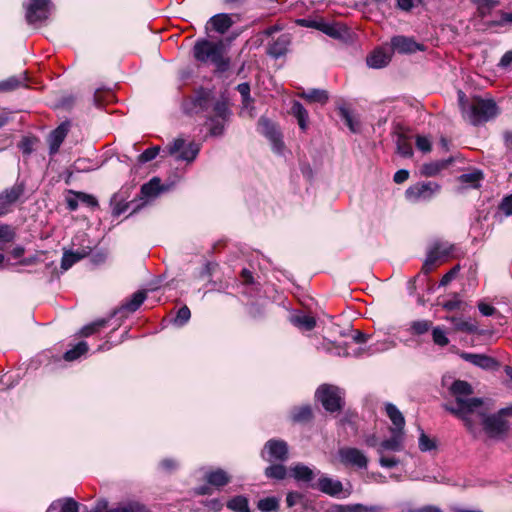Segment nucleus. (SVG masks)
Listing matches in <instances>:
<instances>
[{"label": "nucleus", "instance_id": "obj_55", "mask_svg": "<svg viewBox=\"0 0 512 512\" xmlns=\"http://www.w3.org/2000/svg\"><path fill=\"white\" fill-rule=\"evenodd\" d=\"M498 210L502 212L505 216L512 215V194L503 197L498 206Z\"/></svg>", "mask_w": 512, "mask_h": 512}, {"label": "nucleus", "instance_id": "obj_42", "mask_svg": "<svg viewBox=\"0 0 512 512\" xmlns=\"http://www.w3.org/2000/svg\"><path fill=\"white\" fill-rule=\"evenodd\" d=\"M287 474V470L283 465L276 464L271 465L265 469V475L268 478H274V479H284Z\"/></svg>", "mask_w": 512, "mask_h": 512}, {"label": "nucleus", "instance_id": "obj_1", "mask_svg": "<svg viewBox=\"0 0 512 512\" xmlns=\"http://www.w3.org/2000/svg\"><path fill=\"white\" fill-rule=\"evenodd\" d=\"M449 391L455 401L448 403L446 409L463 420L469 431H473L475 424L472 421V416L483 401L480 398L469 397L473 391L471 385L466 381H454Z\"/></svg>", "mask_w": 512, "mask_h": 512}, {"label": "nucleus", "instance_id": "obj_52", "mask_svg": "<svg viewBox=\"0 0 512 512\" xmlns=\"http://www.w3.org/2000/svg\"><path fill=\"white\" fill-rule=\"evenodd\" d=\"M74 195L82 204H85L91 208H95L98 206L97 199L90 194H86L84 192H74Z\"/></svg>", "mask_w": 512, "mask_h": 512}, {"label": "nucleus", "instance_id": "obj_2", "mask_svg": "<svg viewBox=\"0 0 512 512\" xmlns=\"http://www.w3.org/2000/svg\"><path fill=\"white\" fill-rule=\"evenodd\" d=\"M458 97L464 117L473 125L487 122L498 114V107L492 99L474 98L468 103L462 91H459Z\"/></svg>", "mask_w": 512, "mask_h": 512}, {"label": "nucleus", "instance_id": "obj_62", "mask_svg": "<svg viewBox=\"0 0 512 512\" xmlns=\"http://www.w3.org/2000/svg\"><path fill=\"white\" fill-rule=\"evenodd\" d=\"M19 148L23 154L29 155L33 150V141L28 137H24L19 143Z\"/></svg>", "mask_w": 512, "mask_h": 512}, {"label": "nucleus", "instance_id": "obj_44", "mask_svg": "<svg viewBox=\"0 0 512 512\" xmlns=\"http://www.w3.org/2000/svg\"><path fill=\"white\" fill-rule=\"evenodd\" d=\"M431 326L432 322L429 320H417L411 323L410 330L415 335H422L428 332Z\"/></svg>", "mask_w": 512, "mask_h": 512}, {"label": "nucleus", "instance_id": "obj_53", "mask_svg": "<svg viewBox=\"0 0 512 512\" xmlns=\"http://www.w3.org/2000/svg\"><path fill=\"white\" fill-rule=\"evenodd\" d=\"M480 172L467 173L460 176V181L464 184H468L471 187H476L479 180L481 179Z\"/></svg>", "mask_w": 512, "mask_h": 512}, {"label": "nucleus", "instance_id": "obj_60", "mask_svg": "<svg viewBox=\"0 0 512 512\" xmlns=\"http://www.w3.org/2000/svg\"><path fill=\"white\" fill-rule=\"evenodd\" d=\"M14 238V232L8 225H0V240L10 242Z\"/></svg>", "mask_w": 512, "mask_h": 512}, {"label": "nucleus", "instance_id": "obj_24", "mask_svg": "<svg viewBox=\"0 0 512 512\" xmlns=\"http://www.w3.org/2000/svg\"><path fill=\"white\" fill-rule=\"evenodd\" d=\"M208 24H210L212 29L216 32L224 34L234 24V21L229 14L221 13L211 17Z\"/></svg>", "mask_w": 512, "mask_h": 512}, {"label": "nucleus", "instance_id": "obj_36", "mask_svg": "<svg viewBox=\"0 0 512 512\" xmlns=\"http://www.w3.org/2000/svg\"><path fill=\"white\" fill-rule=\"evenodd\" d=\"M301 98H304L311 102L326 103L328 100V94L325 90L311 89L309 91H303L299 94Z\"/></svg>", "mask_w": 512, "mask_h": 512}, {"label": "nucleus", "instance_id": "obj_57", "mask_svg": "<svg viewBox=\"0 0 512 512\" xmlns=\"http://www.w3.org/2000/svg\"><path fill=\"white\" fill-rule=\"evenodd\" d=\"M379 463L382 467L393 468L398 465L399 459L394 456H387L385 454H379Z\"/></svg>", "mask_w": 512, "mask_h": 512}, {"label": "nucleus", "instance_id": "obj_64", "mask_svg": "<svg viewBox=\"0 0 512 512\" xmlns=\"http://www.w3.org/2000/svg\"><path fill=\"white\" fill-rule=\"evenodd\" d=\"M205 507L209 511L219 512L223 507V503L219 499H210L205 502Z\"/></svg>", "mask_w": 512, "mask_h": 512}, {"label": "nucleus", "instance_id": "obj_48", "mask_svg": "<svg viewBox=\"0 0 512 512\" xmlns=\"http://www.w3.org/2000/svg\"><path fill=\"white\" fill-rule=\"evenodd\" d=\"M210 100V93L206 91H200L197 93L194 98V107L200 110H205L208 106V102Z\"/></svg>", "mask_w": 512, "mask_h": 512}, {"label": "nucleus", "instance_id": "obj_37", "mask_svg": "<svg viewBox=\"0 0 512 512\" xmlns=\"http://www.w3.org/2000/svg\"><path fill=\"white\" fill-rule=\"evenodd\" d=\"M227 507L234 512H251L248 499L244 496H235L227 502Z\"/></svg>", "mask_w": 512, "mask_h": 512}, {"label": "nucleus", "instance_id": "obj_21", "mask_svg": "<svg viewBox=\"0 0 512 512\" xmlns=\"http://www.w3.org/2000/svg\"><path fill=\"white\" fill-rule=\"evenodd\" d=\"M290 43V34H281L276 40L273 41V43L270 44L268 53L275 58H279L287 53Z\"/></svg>", "mask_w": 512, "mask_h": 512}, {"label": "nucleus", "instance_id": "obj_59", "mask_svg": "<svg viewBox=\"0 0 512 512\" xmlns=\"http://www.w3.org/2000/svg\"><path fill=\"white\" fill-rule=\"evenodd\" d=\"M113 95L110 92L97 90L94 94V102L97 106L103 105L104 101H109Z\"/></svg>", "mask_w": 512, "mask_h": 512}, {"label": "nucleus", "instance_id": "obj_46", "mask_svg": "<svg viewBox=\"0 0 512 512\" xmlns=\"http://www.w3.org/2000/svg\"><path fill=\"white\" fill-rule=\"evenodd\" d=\"M432 339L436 345L441 346V347H444V346L448 345V343H449V339L446 335L445 330L439 326L433 328Z\"/></svg>", "mask_w": 512, "mask_h": 512}, {"label": "nucleus", "instance_id": "obj_17", "mask_svg": "<svg viewBox=\"0 0 512 512\" xmlns=\"http://www.w3.org/2000/svg\"><path fill=\"white\" fill-rule=\"evenodd\" d=\"M392 436L382 441L377 449L378 454H385L386 451L399 452L403 449V433L391 431Z\"/></svg>", "mask_w": 512, "mask_h": 512}, {"label": "nucleus", "instance_id": "obj_40", "mask_svg": "<svg viewBox=\"0 0 512 512\" xmlns=\"http://www.w3.org/2000/svg\"><path fill=\"white\" fill-rule=\"evenodd\" d=\"M88 344L84 341L79 342L72 349L68 350L64 354V359L66 361H74L78 359L81 355L87 353Z\"/></svg>", "mask_w": 512, "mask_h": 512}, {"label": "nucleus", "instance_id": "obj_3", "mask_svg": "<svg viewBox=\"0 0 512 512\" xmlns=\"http://www.w3.org/2000/svg\"><path fill=\"white\" fill-rule=\"evenodd\" d=\"M472 421L475 426L474 430L470 431L471 433H475L478 424L483 426L485 433L491 438H499L508 430V423L504 420V415L501 411L493 415H487V408L483 402L474 412Z\"/></svg>", "mask_w": 512, "mask_h": 512}, {"label": "nucleus", "instance_id": "obj_8", "mask_svg": "<svg viewBox=\"0 0 512 512\" xmlns=\"http://www.w3.org/2000/svg\"><path fill=\"white\" fill-rule=\"evenodd\" d=\"M200 151V145L195 142L186 143L184 139L178 138L167 146V152L175 156L177 160L192 162Z\"/></svg>", "mask_w": 512, "mask_h": 512}, {"label": "nucleus", "instance_id": "obj_54", "mask_svg": "<svg viewBox=\"0 0 512 512\" xmlns=\"http://www.w3.org/2000/svg\"><path fill=\"white\" fill-rule=\"evenodd\" d=\"M22 81L17 77H11L0 82V91H11L20 87Z\"/></svg>", "mask_w": 512, "mask_h": 512}, {"label": "nucleus", "instance_id": "obj_45", "mask_svg": "<svg viewBox=\"0 0 512 512\" xmlns=\"http://www.w3.org/2000/svg\"><path fill=\"white\" fill-rule=\"evenodd\" d=\"M160 151H161L160 146L150 147L138 156L137 161L140 164L150 162V161L154 160L159 155Z\"/></svg>", "mask_w": 512, "mask_h": 512}, {"label": "nucleus", "instance_id": "obj_26", "mask_svg": "<svg viewBox=\"0 0 512 512\" xmlns=\"http://www.w3.org/2000/svg\"><path fill=\"white\" fill-rule=\"evenodd\" d=\"M290 321L301 331H310L316 326L315 318L303 312L292 315Z\"/></svg>", "mask_w": 512, "mask_h": 512}, {"label": "nucleus", "instance_id": "obj_12", "mask_svg": "<svg viewBox=\"0 0 512 512\" xmlns=\"http://www.w3.org/2000/svg\"><path fill=\"white\" fill-rule=\"evenodd\" d=\"M261 456L264 460L269 462L285 461L288 456V446L283 440H269L265 444Z\"/></svg>", "mask_w": 512, "mask_h": 512}, {"label": "nucleus", "instance_id": "obj_28", "mask_svg": "<svg viewBox=\"0 0 512 512\" xmlns=\"http://www.w3.org/2000/svg\"><path fill=\"white\" fill-rule=\"evenodd\" d=\"M446 320L450 321L454 329L466 333H475L477 331V324L475 321L463 317L451 316L446 317Z\"/></svg>", "mask_w": 512, "mask_h": 512}, {"label": "nucleus", "instance_id": "obj_51", "mask_svg": "<svg viewBox=\"0 0 512 512\" xmlns=\"http://www.w3.org/2000/svg\"><path fill=\"white\" fill-rule=\"evenodd\" d=\"M190 317H191L190 309L187 306H183L178 310L176 317L174 319V323L179 326H183L185 323L188 322Z\"/></svg>", "mask_w": 512, "mask_h": 512}, {"label": "nucleus", "instance_id": "obj_23", "mask_svg": "<svg viewBox=\"0 0 512 512\" xmlns=\"http://www.w3.org/2000/svg\"><path fill=\"white\" fill-rule=\"evenodd\" d=\"M385 411L394 426L393 428H391V431L403 433L405 419L403 414L399 411V409L394 404L387 403L385 405Z\"/></svg>", "mask_w": 512, "mask_h": 512}, {"label": "nucleus", "instance_id": "obj_39", "mask_svg": "<svg viewBox=\"0 0 512 512\" xmlns=\"http://www.w3.org/2000/svg\"><path fill=\"white\" fill-rule=\"evenodd\" d=\"M312 417V410L309 405L294 408L291 412V418L294 422H307Z\"/></svg>", "mask_w": 512, "mask_h": 512}, {"label": "nucleus", "instance_id": "obj_32", "mask_svg": "<svg viewBox=\"0 0 512 512\" xmlns=\"http://www.w3.org/2000/svg\"><path fill=\"white\" fill-rule=\"evenodd\" d=\"M145 298L146 294L144 291H137L122 304L120 309L130 313L135 312L144 302Z\"/></svg>", "mask_w": 512, "mask_h": 512}, {"label": "nucleus", "instance_id": "obj_22", "mask_svg": "<svg viewBox=\"0 0 512 512\" xmlns=\"http://www.w3.org/2000/svg\"><path fill=\"white\" fill-rule=\"evenodd\" d=\"M319 31L334 38L342 39L347 35V27L338 22H326L322 20Z\"/></svg>", "mask_w": 512, "mask_h": 512}, {"label": "nucleus", "instance_id": "obj_7", "mask_svg": "<svg viewBox=\"0 0 512 512\" xmlns=\"http://www.w3.org/2000/svg\"><path fill=\"white\" fill-rule=\"evenodd\" d=\"M316 398L329 412H335L342 408V393L336 386L321 385L316 391Z\"/></svg>", "mask_w": 512, "mask_h": 512}, {"label": "nucleus", "instance_id": "obj_11", "mask_svg": "<svg viewBox=\"0 0 512 512\" xmlns=\"http://www.w3.org/2000/svg\"><path fill=\"white\" fill-rule=\"evenodd\" d=\"M340 462L349 467L365 469L368 465V458L359 449L354 447H342L338 450Z\"/></svg>", "mask_w": 512, "mask_h": 512}, {"label": "nucleus", "instance_id": "obj_15", "mask_svg": "<svg viewBox=\"0 0 512 512\" xmlns=\"http://www.w3.org/2000/svg\"><path fill=\"white\" fill-rule=\"evenodd\" d=\"M68 131H69V124L62 123L50 133V135L48 137V143H49V152L51 155H54L58 152L61 144L63 143L64 139L67 136Z\"/></svg>", "mask_w": 512, "mask_h": 512}, {"label": "nucleus", "instance_id": "obj_20", "mask_svg": "<svg viewBox=\"0 0 512 512\" xmlns=\"http://www.w3.org/2000/svg\"><path fill=\"white\" fill-rule=\"evenodd\" d=\"M461 358L483 369H494L497 366V362L495 359L484 354L464 352L461 354Z\"/></svg>", "mask_w": 512, "mask_h": 512}, {"label": "nucleus", "instance_id": "obj_63", "mask_svg": "<svg viewBox=\"0 0 512 512\" xmlns=\"http://www.w3.org/2000/svg\"><path fill=\"white\" fill-rule=\"evenodd\" d=\"M422 0H397L398 7L403 11H410L413 7L421 3Z\"/></svg>", "mask_w": 512, "mask_h": 512}, {"label": "nucleus", "instance_id": "obj_18", "mask_svg": "<svg viewBox=\"0 0 512 512\" xmlns=\"http://www.w3.org/2000/svg\"><path fill=\"white\" fill-rule=\"evenodd\" d=\"M290 472H291V476L296 481L303 482V483H310V485L312 484L311 482L314 480L316 475L320 474V471L315 472L310 467H308L304 464H301V463H298V464L294 465L293 467H291Z\"/></svg>", "mask_w": 512, "mask_h": 512}, {"label": "nucleus", "instance_id": "obj_35", "mask_svg": "<svg viewBox=\"0 0 512 512\" xmlns=\"http://www.w3.org/2000/svg\"><path fill=\"white\" fill-rule=\"evenodd\" d=\"M397 152L403 157H411L413 155V147L411 139L404 135L400 134L397 138Z\"/></svg>", "mask_w": 512, "mask_h": 512}, {"label": "nucleus", "instance_id": "obj_13", "mask_svg": "<svg viewBox=\"0 0 512 512\" xmlns=\"http://www.w3.org/2000/svg\"><path fill=\"white\" fill-rule=\"evenodd\" d=\"M392 50L401 54H410L416 51H424V45L417 43L413 38L406 36H395L391 39Z\"/></svg>", "mask_w": 512, "mask_h": 512}, {"label": "nucleus", "instance_id": "obj_38", "mask_svg": "<svg viewBox=\"0 0 512 512\" xmlns=\"http://www.w3.org/2000/svg\"><path fill=\"white\" fill-rule=\"evenodd\" d=\"M476 4L478 12L482 18L492 14V11L498 6L497 0H473Z\"/></svg>", "mask_w": 512, "mask_h": 512}, {"label": "nucleus", "instance_id": "obj_16", "mask_svg": "<svg viewBox=\"0 0 512 512\" xmlns=\"http://www.w3.org/2000/svg\"><path fill=\"white\" fill-rule=\"evenodd\" d=\"M312 488H317L320 491L331 496L339 495L342 492V483L338 480H333L329 477H320L316 483L311 484Z\"/></svg>", "mask_w": 512, "mask_h": 512}, {"label": "nucleus", "instance_id": "obj_6", "mask_svg": "<svg viewBox=\"0 0 512 512\" xmlns=\"http://www.w3.org/2000/svg\"><path fill=\"white\" fill-rule=\"evenodd\" d=\"M455 246L449 243H437L428 252L422 270L430 273L439 263L454 257Z\"/></svg>", "mask_w": 512, "mask_h": 512}, {"label": "nucleus", "instance_id": "obj_47", "mask_svg": "<svg viewBox=\"0 0 512 512\" xmlns=\"http://www.w3.org/2000/svg\"><path fill=\"white\" fill-rule=\"evenodd\" d=\"M340 114H341L342 119L345 121V124L349 127V129L353 133H356L359 131V128H360L359 122L354 119V117L351 115V113L347 109L341 108Z\"/></svg>", "mask_w": 512, "mask_h": 512}, {"label": "nucleus", "instance_id": "obj_29", "mask_svg": "<svg viewBox=\"0 0 512 512\" xmlns=\"http://www.w3.org/2000/svg\"><path fill=\"white\" fill-rule=\"evenodd\" d=\"M106 512H147V508L137 501H126L120 502L112 508L107 507Z\"/></svg>", "mask_w": 512, "mask_h": 512}, {"label": "nucleus", "instance_id": "obj_49", "mask_svg": "<svg viewBox=\"0 0 512 512\" xmlns=\"http://www.w3.org/2000/svg\"><path fill=\"white\" fill-rule=\"evenodd\" d=\"M106 324V321L105 320H98V321H95L91 324H88L86 326H84L82 329H81V332L80 334L84 337H88L92 334H94L95 332H97L101 327H104Z\"/></svg>", "mask_w": 512, "mask_h": 512}, {"label": "nucleus", "instance_id": "obj_25", "mask_svg": "<svg viewBox=\"0 0 512 512\" xmlns=\"http://www.w3.org/2000/svg\"><path fill=\"white\" fill-rule=\"evenodd\" d=\"M290 114L295 117L297 123L302 131H306L308 129L309 124V114L308 111L304 108V106L298 102L294 101L292 103Z\"/></svg>", "mask_w": 512, "mask_h": 512}, {"label": "nucleus", "instance_id": "obj_33", "mask_svg": "<svg viewBox=\"0 0 512 512\" xmlns=\"http://www.w3.org/2000/svg\"><path fill=\"white\" fill-rule=\"evenodd\" d=\"M163 190L160 179L154 177L141 187V194L146 198H152L156 197Z\"/></svg>", "mask_w": 512, "mask_h": 512}, {"label": "nucleus", "instance_id": "obj_30", "mask_svg": "<svg viewBox=\"0 0 512 512\" xmlns=\"http://www.w3.org/2000/svg\"><path fill=\"white\" fill-rule=\"evenodd\" d=\"M78 512V503L71 498L53 502L47 512Z\"/></svg>", "mask_w": 512, "mask_h": 512}, {"label": "nucleus", "instance_id": "obj_50", "mask_svg": "<svg viewBox=\"0 0 512 512\" xmlns=\"http://www.w3.org/2000/svg\"><path fill=\"white\" fill-rule=\"evenodd\" d=\"M436 448V443L434 440L430 439L423 431L419 437V449L422 452L431 451Z\"/></svg>", "mask_w": 512, "mask_h": 512}, {"label": "nucleus", "instance_id": "obj_4", "mask_svg": "<svg viewBox=\"0 0 512 512\" xmlns=\"http://www.w3.org/2000/svg\"><path fill=\"white\" fill-rule=\"evenodd\" d=\"M224 46L222 41L213 42L206 39L199 40L193 48L195 59L202 63H213L217 67H222L225 62L223 58Z\"/></svg>", "mask_w": 512, "mask_h": 512}, {"label": "nucleus", "instance_id": "obj_61", "mask_svg": "<svg viewBox=\"0 0 512 512\" xmlns=\"http://www.w3.org/2000/svg\"><path fill=\"white\" fill-rule=\"evenodd\" d=\"M213 110H214L216 116L221 120H224L229 113L228 107L224 102H217L214 105Z\"/></svg>", "mask_w": 512, "mask_h": 512}, {"label": "nucleus", "instance_id": "obj_43", "mask_svg": "<svg viewBox=\"0 0 512 512\" xmlns=\"http://www.w3.org/2000/svg\"><path fill=\"white\" fill-rule=\"evenodd\" d=\"M490 27L504 26L512 23V12H499L495 19L485 22Z\"/></svg>", "mask_w": 512, "mask_h": 512}, {"label": "nucleus", "instance_id": "obj_10", "mask_svg": "<svg viewBox=\"0 0 512 512\" xmlns=\"http://www.w3.org/2000/svg\"><path fill=\"white\" fill-rule=\"evenodd\" d=\"M258 130L270 141L275 153H283L285 145L282 139V134L273 122L267 118L261 117L258 121Z\"/></svg>", "mask_w": 512, "mask_h": 512}, {"label": "nucleus", "instance_id": "obj_41", "mask_svg": "<svg viewBox=\"0 0 512 512\" xmlns=\"http://www.w3.org/2000/svg\"><path fill=\"white\" fill-rule=\"evenodd\" d=\"M257 507L262 512H277L279 509V499L276 497H266L260 499Z\"/></svg>", "mask_w": 512, "mask_h": 512}, {"label": "nucleus", "instance_id": "obj_56", "mask_svg": "<svg viewBox=\"0 0 512 512\" xmlns=\"http://www.w3.org/2000/svg\"><path fill=\"white\" fill-rule=\"evenodd\" d=\"M416 147L421 152L427 153L431 151V141L426 136L418 135L416 137Z\"/></svg>", "mask_w": 512, "mask_h": 512}, {"label": "nucleus", "instance_id": "obj_31", "mask_svg": "<svg viewBox=\"0 0 512 512\" xmlns=\"http://www.w3.org/2000/svg\"><path fill=\"white\" fill-rule=\"evenodd\" d=\"M450 160L433 161L422 165L420 172L423 176L432 177L436 176L440 171L446 168Z\"/></svg>", "mask_w": 512, "mask_h": 512}, {"label": "nucleus", "instance_id": "obj_19", "mask_svg": "<svg viewBox=\"0 0 512 512\" xmlns=\"http://www.w3.org/2000/svg\"><path fill=\"white\" fill-rule=\"evenodd\" d=\"M23 187L21 185H14L0 193V208L8 212L9 207L15 203L23 194Z\"/></svg>", "mask_w": 512, "mask_h": 512}, {"label": "nucleus", "instance_id": "obj_9", "mask_svg": "<svg viewBox=\"0 0 512 512\" xmlns=\"http://www.w3.org/2000/svg\"><path fill=\"white\" fill-rule=\"evenodd\" d=\"M440 191L436 182H420L410 186L406 192V198L411 202L429 201Z\"/></svg>", "mask_w": 512, "mask_h": 512}, {"label": "nucleus", "instance_id": "obj_58", "mask_svg": "<svg viewBox=\"0 0 512 512\" xmlns=\"http://www.w3.org/2000/svg\"><path fill=\"white\" fill-rule=\"evenodd\" d=\"M460 271V265H455L452 269H450L445 275H443L440 280V286L448 285Z\"/></svg>", "mask_w": 512, "mask_h": 512}, {"label": "nucleus", "instance_id": "obj_5", "mask_svg": "<svg viewBox=\"0 0 512 512\" xmlns=\"http://www.w3.org/2000/svg\"><path fill=\"white\" fill-rule=\"evenodd\" d=\"M24 8L28 24L38 27L48 19L52 4L50 0H28L24 3Z\"/></svg>", "mask_w": 512, "mask_h": 512}, {"label": "nucleus", "instance_id": "obj_14", "mask_svg": "<svg viewBox=\"0 0 512 512\" xmlns=\"http://www.w3.org/2000/svg\"><path fill=\"white\" fill-rule=\"evenodd\" d=\"M391 61V52L389 49L384 47H379L373 50L370 55H368L366 62L367 65L374 69H380L389 64Z\"/></svg>", "mask_w": 512, "mask_h": 512}, {"label": "nucleus", "instance_id": "obj_27", "mask_svg": "<svg viewBox=\"0 0 512 512\" xmlns=\"http://www.w3.org/2000/svg\"><path fill=\"white\" fill-rule=\"evenodd\" d=\"M89 254V249H81L77 251H65L61 260V268L68 270L75 263L85 258Z\"/></svg>", "mask_w": 512, "mask_h": 512}, {"label": "nucleus", "instance_id": "obj_34", "mask_svg": "<svg viewBox=\"0 0 512 512\" xmlns=\"http://www.w3.org/2000/svg\"><path fill=\"white\" fill-rule=\"evenodd\" d=\"M205 477L210 485L217 487L226 485L230 480L228 474L222 469L210 471Z\"/></svg>", "mask_w": 512, "mask_h": 512}]
</instances>
